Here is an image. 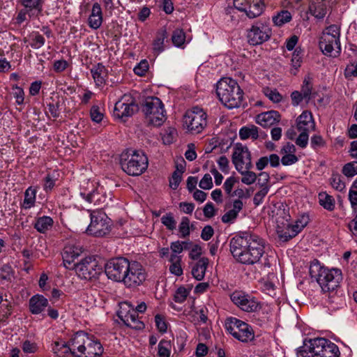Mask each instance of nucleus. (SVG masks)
<instances>
[{
  "label": "nucleus",
  "mask_w": 357,
  "mask_h": 357,
  "mask_svg": "<svg viewBox=\"0 0 357 357\" xmlns=\"http://www.w3.org/2000/svg\"><path fill=\"white\" fill-rule=\"evenodd\" d=\"M309 273L311 278L315 280L325 293L335 294V291L343 280L341 269L321 266L316 259L310 262Z\"/></svg>",
  "instance_id": "obj_1"
},
{
  "label": "nucleus",
  "mask_w": 357,
  "mask_h": 357,
  "mask_svg": "<svg viewBox=\"0 0 357 357\" xmlns=\"http://www.w3.org/2000/svg\"><path fill=\"white\" fill-rule=\"evenodd\" d=\"M340 354L338 347L324 337L305 340L297 351V357H340Z\"/></svg>",
  "instance_id": "obj_2"
},
{
  "label": "nucleus",
  "mask_w": 357,
  "mask_h": 357,
  "mask_svg": "<svg viewBox=\"0 0 357 357\" xmlns=\"http://www.w3.org/2000/svg\"><path fill=\"white\" fill-rule=\"evenodd\" d=\"M216 93L220 101L229 109L239 107L242 104L243 91L231 77H222L218 82Z\"/></svg>",
  "instance_id": "obj_3"
},
{
  "label": "nucleus",
  "mask_w": 357,
  "mask_h": 357,
  "mask_svg": "<svg viewBox=\"0 0 357 357\" xmlns=\"http://www.w3.org/2000/svg\"><path fill=\"white\" fill-rule=\"evenodd\" d=\"M75 357H100L103 347L99 340L84 331L77 332L72 337Z\"/></svg>",
  "instance_id": "obj_4"
},
{
  "label": "nucleus",
  "mask_w": 357,
  "mask_h": 357,
  "mask_svg": "<svg viewBox=\"0 0 357 357\" xmlns=\"http://www.w3.org/2000/svg\"><path fill=\"white\" fill-rule=\"evenodd\" d=\"M120 165L123 171L128 175L137 176L147 169L149 161L144 151L127 149L120 155Z\"/></svg>",
  "instance_id": "obj_5"
},
{
  "label": "nucleus",
  "mask_w": 357,
  "mask_h": 357,
  "mask_svg": "<svg viewBox=\"0 0 357 357\" xmlns=\"http://www.w3.org/2000/svg\"><path fill=\"white\" fill-rule=\"evenodd\" d=\"M340 37V26L331 24L325 29L319 43V48L324 54L331 56H333L332 53L335 51L334 57L340 55L341 52Z\"/></svg>",
  "instance_id": "obj_6"
},
{
  "label": "nucleus",
  "mask_w": 357,
  "mask_h": 357,
  "mask_svg": "<svg viewBox=\"0 0 357 357\" xmlns=\"http://www.w3.org/2000/svg\"><path fill=\"white\" fill-rule=\"evenodd\" d=\"M142 111L149 125L160 126L166 119L163 103L158 97L146 98L142 104Z\"/></svg>",
  "instance_id": "obj_7"
},
{
  "label": "nucleus",
  "mask_w": 357,
  "mask_h": 357,
  "mask_svg": "<svg viewBox=\"0 0 357 357\" xmlns=\"http://www.w3.org/2000/svg\"><path fill=\"white\" fill-rule=\"evenodd\" d=\"M225 326L227 332L241 342H248L254 339L252 328L248 324L236 317L227 318Z\"/></svg>",
  "instance_id": "obj_8"
},
{
  "label": "nucleus",
  "mask_w": 357,
  "mask_h": 357,
  "mask_svg": "<svg viewBox=\"0 0 357 357\" xmlns=\"http://www.w3.org/2000/svg\"><path fill=\"white\" fill-rule=\"evenodd\" d=\"M268 19H260L248 30V42L251 45H258L267 41L271 36Z\"/></svg>",
  "instance_id": "obj_9"
},
{
  "label": "nucleus",
  "mask_w": 357,
  "mask_h": 357,
  "mask_svg": "<svg viewBox=\"0 0 357 357\" xmlns=\"http://www.w3.org/2000/svg\"><path fill=\"white\" fill-rule=\"evenodd\" d=\"M183 123L192 133H201L207 125V114L202 108L195 107L185 112Z\"/></svg>",
  "instance_id": "obj_10"
},
{
  "label": "nucleus",
  "mask_w": 357,
  "mask_h": 357,
  "mask_svg": "<svg viewBox=\"0 0 357 357\" xmlns=\"http://www.w3.org/2000/svg\"><path fill=\"white\" fill-rule=\"evenodd\" d=\"M73 270L81 279L91 280L97 278L102 273V267L92 257H87L73 264Z\"/></svg>",
  "instance_id": "obj_11"
},
{
  "label": "nucleus",
  "mask_w": 357,
  "mask_h": 357,
  "mask_svg": "<svg viewBox=\"0 0 357 357\" xmlns=\"http://www.w3.org/2000/svg\"><path fill=\"white\" fill-rule=\"evenodd\" d=\"M111 229V220L101 211H93L91 213V222L86 229V233L97 237L107 234Z\"/></svg>",
  "instance_id": "obj_12"
},
{
  "label": "nucleus",
  "mask_w": 357,
  "mask_h": 357,
  "mask_svg": "<svg viewBox=\"0 0 357 357\" xmlns=\"http://www.w3.org/2000/svg\"><path fill=\"white\" fill-rule=\"evenodd\" d=\"M130 261L126 257H119L110 259L105 265V273L107 278L115 282H122Z\"/></svg>",
  "instance_id": "obj_13"
},
{
  "label": "nucleus",
  "mask_w": 357,
  "mask_h": 357,
  "mask_svg": "<svg viewBox=\"0 0 357 357\" xmlns=\"http://www.w3.org/2000/svg\"><path fill=\"white\" fill-rule=\"evenodd\" d=\"M259 238L257 235L247 231L236 234L229 241V250L233 257L236 260L252 242L258 241Z\"/></svg>",
  "instance_id": "obj_14"
},
{
  "label": "nucleus",
  "mask_w": 357,
  "mask_h": 357,
  "mask_svg": "<svg viewBox=\"0 0 357 357\" xmlns=\"http://www.w3.org/2000/svg\"><path fill=\"white\" fill-rule=\"evenodd\" d=\"M234 8L227 10V14L231 13L230 10L236 9L245 13L250 19L259 17L264 12L265 5L262 0H234Z\"/></svg>",
  "instance_id": "obj_15"
},
{
  "label": "nucleus",
  "mask_w": 357,
  "mask_h": 357,
  "mask_svg": "<svg viewBox=\"0 0 357 357\" xmlns=\"http://www.w3.org/2000/svg\"><path fill=\"white\" fill-rule=\"evenodd\" d=\"M146 278V273L142 264L133 261L130 263L129 270H127L121 282L128 288H135L142 284Z\"/></svg>",
  "instance_id": "obj_16"
},
{
  "label": "nucleus",
  "mask_w": 357,
  "mask_h": 357,
  "mask_svg": "<svg viewBox=\"0 0 357 357\" xmlns=\"http://www.w3.org/2000/svg\"><path fill=\"white\" fill-rule=\"evenodd\" d=\"M264 253V241L259 238L258 241L252 242L249 247L237 258L236 261L243 264L252 265L258 262Z\"/></svg>",
  "instance_id": "obj_17"
},
{
  "label": "nucleus",
  "mask_w": 357,
  "mask_h": 357,
  "mask_svg": "<svg viewBox=\"0 0 357 357\" xmlns=\"http://www.w3.org/2000/svg\"><path fill=\"white\" fill-rule=\"evenodd\" d=\"M231 301L241 310L252 312L261 307L260 303L252 296L241 291H235L230 295Z\"/></svg>",
  "instance_id": "obj_18"
},
{
  "label": "nucleus",
  "mask_w": 357,
  "mask_h": 357,
  "mask_svg": "<svg viewBox=\"0 0 357 357\" xmlns=\"http://www.w3.org/2000/svg\"><path fill=\"white\" fill-rule=\"evenodd\" d=\"M139 107L135 103V99L130 96L124 95L114 106V115L119 118L131 116L138 111Z\"/></svg>",
  "instance_id": "obj_19"
},
{
  "label": "nucleus",
  "mask_w": 357,
  "mask_h": 357,
  "mask_svg": "<svg viewBox=\"0 0 357 357\" xmlns=\"http://www.w3.org/2000/svg\"><path fill=\"white\" fill-rule=\"evenodd\" d=\"M79 195L88 203L93 204L98 207H101L106 202V197L92 184L91 189L89 188L82 189Z\"/></svg>",
  "instance_id": "obj_20"
},
{
  "label": "nucleus",
  "mask_w": 357,
  "mask_h": 357,
  "mask_svg": "<svg viewBox=\"0 0 357 357\" xmlns=\"http://www.w3.org/2000/svg\"><path fill=\"white\" fill-rule=\"evenodd\" d=\"M250 153L246 146L241 143H236L234 147V152L231 156V160L236 169L240 171L243 169L245 160H247V154Z\"/></svg>",
  "instance_id": "obj_21"
},
{
  "label": "nucleus",
  "mask_w": 357,
  "mask_h": 357,
  "mask_svg": "<svg viewBox=\"0 0 357 357\" xmlns=\"http://www.w3.org/2000/svg\"><path fill=\"white\" fill-rule=\"evenodd\" d=\"M280 119L281 115L278 111L271 110L258 114L256 122L264 128H269L278 123Z\"/></svg>",
  "instance_id": "obj_22"
},
{
  "label": "nucleus",
  "mask_w": 357,
  "mask_h": 357,
  "mask_svg": "<svg viewBox=\"0 0 357 357\" xmlns=\"http://www.w3.org/2000/svg\"><path fill=\"white\" fill-rule=\"evenodd\" d=\"M296 128L298 131H310L315 130V123L312 114L308 111H303L296 119Z\"/></svg>",
  "instance_id": "obj_23"
},
{
  "label": "nucleus",
  "mask_w": 357,
  "mask_h": 357,
  "mask_svg": "<svg viewBox=\"0 0 357 357\" xmlns=\"http://www.w3.org/2000/svg\"><path fill=\"white\" fill-rule=\"evenodd\" d=\"M52 350L58 357H75V350H73L72 338L68 343L64 341L55 342Z\"/></svg>",
  "instance_id": "obj_24"
},
{
  "label": "nucleus",
  "mask_w": 357,
  "mask_h": 357,
  "mask_svg": "<svg viewBox=\"0 0 357 357\" xmlns=\"http://www.w3.org/2000/svg\"><path fill=\"white\" fill-rule=\"evenodd\" d=\"M243 202L240 199H235L233 202V208L228 211L222 216V222L226 224L233 223L238 218V213L243 209Z\"/></svg>",
  "instance_id": "obj_25"
},
{
  "label": "nucleus",
  "mask_w": 357,
  "mask_h": 357,
  "mask_svg": "<svg viewBox=\"0 0 357 357\" xmlns=\"http://www.w3.org/2000/svg\"><path fill=\"white\" fill-rule=\"evenodd\" d=\"M47 305V299L42 295H35L29 300V310L34 314L43 312Z\"/></svg>",
  "instance_id": "obj_26"
},
{
  "label": "nucleus",
  "mask_w": 357,
  "mask_h": 357,
  "mask_svg": "<svg viewBox=\"0 0 357 357\" xmlns=\"http://www.w3.org/2000/svg\"><path fill=\"white\" fill-rule=\"evenodd\" d=\"M208 261V258L202 257L192 267V275L197 280L200 281L204 279Z\"/></svg>",
  "instance_id": "obj_27"
},
{
  "label": "nucleus",
  "mask_w": 357,
  "mask_h": 357,
  "mask_svg": "<svg viewBox=\"0 0 357 357\" xmlns=\"http://www.w3.org/2000/svg\"><path fill=\"white\" fill-rule=\"evenodd\" d=\"M128 309H126L121 307V310L118 312V317L127 326L129 323H132V321L135 320L138 317V314L133 307H131L130 305L126 303Z\"/></svg>",
  "instance_id": "obj_28"
},
{
  "label": "nucleus",
  "mask_w": 357,
  "mask_h": 357,
  "mask_svg": "<svg viewBox=\"0 0 357 357\" xmlns=\"http://www.w3.org/2000/svg\"><path fill=\"white\" fill-rule=\"evenodd\" d=\"M106 71L105 66L101 63H98L91 69V73L97 85L100 86L105 82Z\"/></svg>",
  "instance_id": "obj_29"
},
{
  "label": "nucleus",
  "mask_w": 357,
  "mask_h": 357,
  "mask_svg": "<svg viewBox=\"0 0 357 357\" xmlns=\"http://www.w3.org/2000/svg\"><path fill=\"white\" fill-rule=\"evenodd\" d=\"M53 219L50 216L39 217L36 220L33 224V227L38 232L44 234L47 230L50 229L53 225Z\"/></svg>",
  "instance_id": "obj_30"
},
{
  "label": "nucleus",
  "mask_w": 357,
  "mask_h": 357,
  "mask_svg": "<svg viewBox=\"0 0 357 357\" xmlns=\"http://www.w3.org/2000/svg\"><path fill=\"white\" fill-rule=\"evenodd\" d=\"M37 189L38 187L30 186L25 190L23 202L24 208H30L35 205Z\"/></svg>",
  "instance_id": "obj_31"
},
{
  "label": "nucleus",
  "mask_w": 357,
  "mask_h": 357,
  "mask_svg": "<svg viewBox=\"0 0 357 357\" xmlns=\"http://www.w3.org/2000/svg\"><path fill=\"white\" fill-rule=\"evenodd\" d=\"M319 203L324 209L328 211H332L335 208V199L326 192H321L319 194Z\"/></svg>",
  "instance_id": "obj_32"
},
{
  "label": "nucleus",
  "mask_w": 357,
  "mask_h": 357,
  "mask_svg": "<svg viewBox=\"0 0 357 357\" xmlns=\"http://www.w3.org/2000/svg\"><path fill=\"white\" fill-rule=\"evenodd\" d=\"M168 34L165 29H162L158 31L156 38L153 43V49L158 54L164 50V41L167 38Z\"/></svg>",
  "instance_id": "obj_33"
},
{
  "label": "nucleus",
  "mask_w": 357,
  "mask_h": 357,
  "mask_svg": "<svg viewBox=\"0 0 357 357\" xmlns=\"http://www.w3.org/2000/svg\"><path fill=\"white\" fill-rule=\"evenodd\" d=\"M28 11L36 10L38 14L43 11L44 0H19Z\"/></svg>",
  "instance_id": "obj_34"
},
{
  "label": "nucleus",
  "mask_w": 357,
  "mask_h": 357,
  "mask_svg": "<svg viewBox=\"0 0 357 357\" xmlns=\"http://www.w3.org/2000/svg\"><path fill=\"white\" fill-rule=\"evenodd\" d=\"M185 33L181 29H176L173 31L172 41L178 47H182L185 42Z\"/></svg>",
  "instance_id": "obj_35"
},
{
  "label": "nucleus",
  "mask_w": 357,
  "mask_h": 357,
  "mask_svg": "<svg viewBox=\"0 0 357 357\" xmlns=\"http://www.w3.org/2000/svg\"><path fill=\"white\" fill-rule=\"evenodd\" d=\"M312 83L311 78L309 76L305 77L301 86V91L300 92L303 95L307 102L312 98Z\"/></svg>",
  "instance_id": "obj_36"
},
{
  "label": "nucleus",
  "mask_w": 357,
  "mask_h": 357,
  "mask_svg": "<svg viewBox=\"0 0 357 357\" xmlns=\"http://www.w3.org/2000/svg\"><path fill=\"white\" fill-rule=\"evenodd\" d=\"M158 355L159 357H169L171 354V342L162 339L158 345Z\"/></svg>",
  "instance_id": "obj_37"
},
{
  "label": "nucleus",
  "mask_w": 357,
  "mask_h": 357,
  "mask_svg": "<svg viewBox=\"0 0 357 357\" xmlns=\"http://www.w3.org/2000/svg\"><path fill=\"white\" fill-rule=\"evenodd\" d=\"M291 20V15L288 10H282L276 16L273 17V22L277 26H282V24L290 22Z\"/></svg>",
  "instance_id": "obj_38"
},
{
  "label": "nucleus",
  "mask_w": 357,
  "mask_h": 357,
  "mask_svg": "<svg viewBox=\"0 0 357 357\" xmlns=\"http://www.w3.org/2000/svg\"><path fill=\"white\" fill-rule=\"evenodd\" d=\"M72 251H71V248H70V246H68V247H66L63 250V265L64 266L68 268V269H70V270H73V264L75 263V259L73 258L72 255Z\"/></svg>",
  "instance_id": "obj_39"
},
{
  "label": "nucleus",
  "mask_w": 357,
  "mask_h": 357,
  "mask_svg": "<svg viewBox=\"0 0 357 357\" xmlns=\"http://www.w3.org/2000/svg\"><path fill=\"white\" fill-rule=\"evenodd\" d=\"M331 185L338 191H343L345 189V183L342 181L341 176L338 173H333L330 178Z\"/></svg>",
  "instance_id": "obj_40"
},
{
  "label": "nucleus",
  "mask_w": 357,
  "mask_h": 357,
  "mask_svg": "<svg viewBox=\"0 0 357 357\" xmlns=\"http://www.w3.org/2000/svg\"><path fill=\"white\" fill-rule=\"evenodd\" d=\"M342 174L347 177H353L357 174V161L345 164L342 169Z\"/></svg>",
  "instance_id": "obj_41"
},
{
  "label": "nucleus",
  "mask_w": 357,
  "mask_h": 357,
  "mask_svg": "<svg viewBox=\"0 0 357 357\" xmlns=\"http://www.w3.org/2000/svg\"><path fill=\"white\" fill-rule=\"evenodd\" d=\"M243 176L241 178V182L246 185H251L256 181L257 174L252 171H238Z\"/></svg>",
  "instance_id": "obj_42"
},
{
  "label": "nucleus",
  "mask_w": 357,
  "mask_h": 357,
  "mask_svg": "<svg viewBox=\"0 0 357 357\" xmlns=\"http://www.w3.org/2000/svg\"><path fill=\"white\" fill-rule=\"evenodd\" d=\"M161 222L167 227L169 230H174L176 228V222L174 218V215L172 213H168L161 218Z\"/></svg>",
  "instance_id": "obj_43"
},
{
  "label": "nucleus",
  "mask_w": 357,
  "mask_h": 357,
  "mask_svg": "<svg viewBox=\"0 0 357 357\" xmlns=\"http://www.w3.org/2000/svg\"><path fill=\"white\" fill-rule=\"evenodd\" d=\"M303 51L300 47H296L292 54L291 65L295 69H298L302 63Z\"/></svg>",
  "instance_id": "obj_44"
},
{
  "label": "nucleus",
  "mask_w": 357,
  "mask_h": 357,
  "mask_svg": "<svg viewBox=\"0 0 357 357\" xmlns=\"http://www.w3.org/2000/svg\"><path fill=\"white\" fill-rule=\"evenodd\" d=\"M56 179L50 174H47L43 178V190L46 193L50 192L56 185Z\"/></svg>",
  "instance_id": "obj_45"
},
{
  "label": "nucleus",
  "mask_w": 357,
  "mask_h": 357,
  "mask_svg": "<svg viewBox=\"0 0 357 357\" xmlns=\"http://www.w3.org/2000/svg\"><path fill=\"white\" fill-rule=\"evenodd\" d=\"M189 294L190 290L185 289L184 287H180L174 294V300L176 303H181L185 301Z\"/></svg>",
  "instance_id": "obj_46"
},
{
  "label": "nucleus",
  "mask_w": 357,
  "mask_h": 357,
  "mask_svg": "<svg viewBox=\"0 0 357 357\" xmlns=\"http://www.w3.org/2000/svg\"><path fill=\"white\" fill-rule=\"evenodd\" d=\"M264 93L271 101L278 103L282 100V96L276 89H271L266 87L264 89Z\"/></svg>",
  "instance_id": "obj_47"
},
{
  "label": "nucleus",
  "mask_w": 357,
  "mask_h": 357,
  "mask_svg": "<svg viewBox=\"0 0 357 357\" xmlns=\"http://www.w3.org/2000/svg\"><path fill=\"white\" fill-rule=\"evenodd\" d=\"M190 220L188 217H183L179 225L178 229L181 234L182 238H185L190 235Z\"/></svg>",
  "instance_id": "obj_48"
},
{
  "label": "nucleus",
  "mask_w": 357,
  "mask_h": 357,
  "mask_svg": "<svg viewBox=\"0 0 357 357\" xmlns=\"http://www.w3.org/2000/svg\"><path fill=\"white\" fill-rule=\"evenodd\" d=\"M149 68V62L144 59L141 61L135 68H134V73L139 76H144L145 75L146 73L148 71Z\"/></svg>",
  "instance_id": "obj_49"
},
{
  "label": "nucleus",
  "mask_w": 357,
  "mask_h": 357,
  "mask_svg": "<svg viewBox=\"0 0 357 357\" xmlns=\"http://www.w3.org/2000/svg\"><path fill=\"white\" fill-rule=\"evenodd\" d=\"M22 351L27 354H35L38 350V347L36 343L32 342L29 340H25L22 345Z\"/></svg>",
  "instance_id": "obj_50"
},
{
  "label": "nucleus",
  "mask_w": 357,
  "mask_h": 357,
  "mask_svg": "<svg viewBox=\"0 0 357 357\" xmlns=\"http://www.w3.org/2000/svg\"><path fill=\"white\" fill-rule=\"evenodd\" d=\"M155 326L161 333H165L167 331V322L165 320V318L163 316L158 314L155 316Z\"/></svg>",
  "instance_id": "obj_51"
},
{
  "label": "nucleus",
  "mask_w": 357,
  "mask_h": 357,
  "mask_svg": "<svg viewBox=\"0 0 357 357\" xmlns=\"http://www.w3.org/2000/svg\"><path fill=\"white\" fill-rule=\"evenodd\" d=\"M269 190L268 186H265L261 190L257 192L253 198V203L255 206H258L259 204H261L263 202L264 198L267 195L268 192Z\"/></svg>",
  "instance_id": "obj_52"
},
{
  "label": "nucleus",
  "mask_w": 357,
  "mask_h": 357,
  "mask_svg": "<svg viewBox=\"0 0 357 357\" xmlns=\"http://www.w3.org/2000/svg\"><path fill=\"white\" fill-rule=\"evenodd\" d=\"M45 43V38L38 33H36L31 38L30 45L33 49H39L44 45Z\"/></svg>",
  "instance_id": "obj_53"
},
{
  "label": "nucleus",
  "mask_w": 357,
  "mask_h": 357,
  "mask_svg": "<svg viewBox=\"0 0 357 357\" xmlns=\"http://www.w3.org/2000/svg\"><path fill=\"white\" fill-rule=\"evenodd\" d=\"M90 116L91 120L96 123H100L103 118V114L100 112V108L97 105L91 107L90 110Z\"/></svg>",
  "instance_id": "obj_54"
},
{
  "label": "nucleus",
  "mask_w": 357,
  "mask_h": 357,
  "mask_svg": "<svg viewBox=\"0 0 357 357\" xmlns=\"http://www.w3.org/2000/svg\"><path fill=\"white\" fill-rule=\"evenodd\" d=\"M301 134L296 139V144L302 149L307 146L309 139L308 131H300Z\"/></svg>",
  "instance_id": "obj_55"
},
{
  "label": "nucleus",
  "mask_w": 357,
  "mask_h": 357,
  "mask_svg": "<svg viewBox=\"0 0 357 357\" xmlns=\"http://www.w3.org/2000/svg\"><path fill=\"white\" fill-rule=\"evenodd\" d=\"M310 144L312 148L316 150L319 148L324 147L326 144V142L321 135H314L311 137Z\"/></svg>",
  "instance_id": "obj_56"
},
{
  "label": "nucleus",
  "mask_w": 357,
  "mask_h": 357,
  "mask_svg": "<svg viewBox=\"0 0 357 357\" xmlns=\"http://www.w3.org/2000/svg\"><path fill=\"white\" fill-rule=\"evenodd\" d=\"M200 188L204 190H209L213 188L212 177L209 174H206L201 179L199 183Z\"/></svg>",
  "instance_id": "obj_57"
},
{
  "label": "nucleus",
  "mask_w": 357,
  "mask_h": 357,
  "mask_svg": "<svg viewBox=\"0 0 357 357\" xmlns=\"http://www.w3.org/2000/svg\"><path fill=\"white\" fill-rule=\"evenodd\" d=\"M182 174L178 173L177 171H174L172 174V177L169 178V186L173 190L177 189L181 180Z\"/></svg>",
  "instance_id": "obj_58"
},
{
  "label": "nucleus",
  "mask_w": 357,
  "mask_h": 357,
  "mask_svg": "<svg viewBox=\"0 0 357 357\" xmlns=\"http://www.w3.org/2000/svg\"><path fill=\"white\" fill-rule=\"evenodd\" d=\"M298 160V157L294 153L284 154L282 157L281 162L284 166L295 164Z\"/></svg>",
  "instance_id": "obj_59"
},
{
  "label": "nucleus",
  "mask_w": 357,
  "mask_h": 357,
  "mask_svg": "<svg viewBox=\"0 0 357 357\" xmlns=\"http://www.w3.org/2000/svg\"><path fill=\"white\" fill-rule=\"evenodd\" d=\"M102 23V17L89 15L88 24L93 29H98Z\"/></svg>",
  "instance_id": "obj_60"
},
{
  "label": "nucleus",
  "mask_w": 357,
  "mask_h": 357,
  "mask_svg": "<svg viewBox=\"0 0 357 357\" xmlns=\"http://www.w3.org/2000/svg\"><path fill=\"white\" fill-rule=\"evenodd\" d=\"M220 169L227 174L229 172V160L225 155L220 156L217 160Z\"/></svg>",
  "instance_id": "obj_61"
},
{
  "label": "nucleus",
  "mask_w": 357,
  "mask_h": 357,
  "mask_svg": "<svg viewBox=\"0 0 357 357\" xmlns=\"http://www.w3.org/2000/svg\"><path fill=\"white\" fill-rule=\"evenodd\" d=\"M344 75L347 79H349L351 77H357V66L353 63L347 65L344 70Z\"/></svg>",
  "instance_id": "obj_62"
},
{
  "label": "nucleus",
  "mask_w": 357,
  "mask_h": 357,
  "mask_svg": "<svg viewBox=\"0 0 357 357\" xmlns=\"http://www.w3.org/2000/svg\"><path fill=\"white\" fill-rule=\"evenodd\" d=\"M214 234V229L211 225L205 226L201 233V238L204 241H208Z\"/></svg>",
  "instance_id": "obj_63"
},
{
  "label": "nucleus",
  "mask_w": 357,
  "mask_h": 357,
  "mask_svg": "<svg viewBox=\"0 0 357 357\" xmlns=\"http://www.w3.org/2000/svg\"><path fill=\"white\" fill-rule=\"evenodd\" d=\"M349 199L354 212H357V191L352 189L349 192Z\"/></svg>",
  "instance_id": "obj_64"
}]
</instances>
